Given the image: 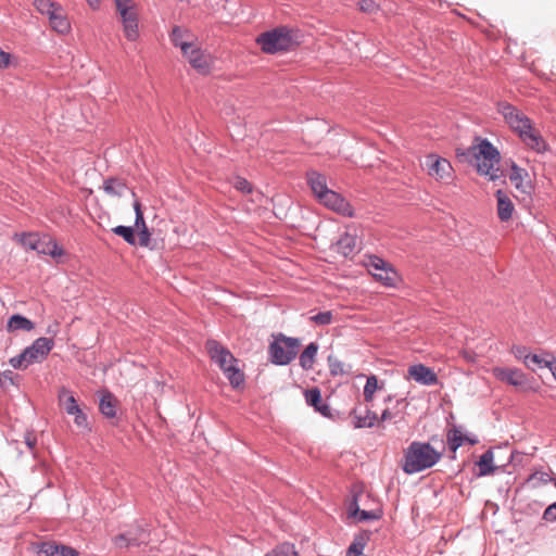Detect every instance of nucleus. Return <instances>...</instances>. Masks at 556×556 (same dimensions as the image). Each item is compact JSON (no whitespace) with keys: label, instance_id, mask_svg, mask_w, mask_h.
Returning a JSON list of instances; mask_svg holds the SVG:
<instances>
[{"label":"nucleus","instance_id":"nucleus-1","mask_svg":"<svg viewBox=\"0 0 556 556\" xmlns=\"http://www.w3.org/2000/svg\"><path fill=\"white\" fill-rule=\"evenodd\" d=\"M456 155L459 159L473 157L477 172L488 176L490 180L494 181L500 177V151L488 139H482L479 144L472 146L466 151L457 149Z\"/></svg>","mask_w":556,"mask_h":556},{"label":"nucleus","instance_id":"nucleus-2","mask_svg":"<svg viewBox=\"0 0 556 556\" xmlns=\"http://www.w3.org/2000/svg\"><path fill=\"white\" fill-rule=\"evenodd\" d=\"M442 457L430 443L413 441L404 451L402 469L407 475L421 472L433 467Z\"/></svg>","mask_w":556,"mask_h":556},{"label":"nucleus","instance_id":"nucleus-3","mask_svg":"<svg viewBox=\"0 0 556 556\" xmlns=\"http://www.w3.org/2000/svg\"><path fill=\"white\" fill-rule=\"evenodd\" d=\"M256 43L264 53L277 54L288 52L299 46L295 33L288 26H278L256 37Z\"/></svg>","mask_w":556,"mask_h":556},{"label":"nucleus","instance_id":"nucleus-4","mask_svg":"<svg viewBox=\"0 0 556 556\" xmlns=\"http://www.w3.org/2000/svg\"><path fill=\"white\" fill-rule=\"evenodd\" d=\"M300 344L298 338L286 337L283 333L274 336L268 348L270 362L278 366L290 364L295 358Z\"/></svg>","mask_w":556,"mask_h":556},{"label":"nucleus","instance_id":"nucleus-5","mask_svg":"<svg viewBox=\"0 0 556 556\" xmlns=\"http://www.w3.org/2000/svg\"><path fill=\"white\" fill-rule=\"evenodd\" d=\"M116 10L121 16L123 30L129 41L139 38L138 12L132 0H114Z\"/></svg>","mask_w":556,"mask_h":556},{"label":"nucleus","instance_id":"nucleus-6","mask_svg":"<svg viewBox=\"0 0 556 556\" xmlns=\"http://www.w3.org/2000/svg\"><path fill=\"white\" fill-rule=\"evenodd\" d=\"M497 112L503 116L508 126L520 136L532 126L531 119L515 105L502 101L497 103Z\"/></svg>","mask_w":556,"mask_h":556},{"label":"nucleus","instance_id":"nucleus-7","mask_svg":"<svg viewBox=\"0 0 556 556\" xmlns=\"http://www.w3.org/2000/svg\"><path fill=\"white\" fill-rule=\"evenodd\" d=\"M367 268L372 274L376 280L382 282L386 287H395L397 282V273L390 263L377 255L368 257Z\"/></svg>","mask_w":556,"mask_h":556},{"label":"nucleus","instance_id":"nucleus-8","mask_svg":"<svg viewBox=\"0 0 556 556\" xmlns=\"http://www.w3.org/2000/svg\"><path fill=\"white\" fill-rule=\"evenodd\" d=\"M53 346V339L40 337L36 339L29 346L25 348L23 352L27 357L28 364L31 365L45 361Z\"/></svg>","mask_w":556,"mask_h":556},{"label":"nucleus","instance_id":"nucleus-9","mask_svg":"<svg viewBox=\"0 0 556 556\" xmlns=\"http://www.w3.org/2000/svg\"><path fill=\"white\" fill-rule=\"evenodd\" d=\"M319 203L327 206L328 208L342 214L344 216L352 217L353 208L351 204L338 192L328 189L317 198Z\"/></svg>","mask_w":556,"mask_h":556},{"label":"nucleus","instance_id":"nucleus-10","mask_svg":"<svg viewBox=\"0 0 556 556\" xmlns=\"http://www.w3.org/2000/svg\"><path fill=\"white\" fill-rule=\"evenodd\" d=\"M205 348L211 359L218 365L222 371L224 368H227L229 364L238 362L230 351L216 340H207Z\"/></svg>","mask_w":556,"mask_h":556},{"label":"nucleus","instance_id":"nucleus-11","mask_svg":"<svg viewBox=\"0 0 556 556\" xmlns=\"http://www.w3.org/2000/svg\"><path fill=\"white\" fill-rule=\"evenodd\" d=\"M509 180L520 193L527 197H530L534 191L528 170L518 166L515 162L510 166Z\"/></svg>","mask_w":556,"mask_h":556},{"label":"nucleus","instance_id":"nucleus-12","mask_svg":"<svg viewBox=\"0 0 556 556\" xmlns=\"http://www.w3.org/2000/svg\"><path fill=\"white\" fill-rule=\"evenodd\" d=\"M425 165L427 166L428 174L438 180L450 178L452 175L453 168L451 163L437 154L427 155Z\"/></svg>","mask_w":556,"mask_h":556},{"label":"nucleus","instance_id":"nucleus-13","mask_svg":"<svg viewBox=\"0 0 556 556\" xmlns=\"http://www.w3.org/2000/svg\"><path fill=\"white\" fill-rule=\"evenodd\" d=\"M38 554L45 556H78L79 553L74 547L58 543L55 541H42L34 544Z\"/></svg>","mask_w":556,"mask_h":556},{"label":"nucleus","instance_id":"nucleus-14","mask_svg":"<svg viewBox=\"0 0 556 556\" xmlns=\"http://www.w3.org/2000/svg\"><path fill=\"white\" fill-rule=\"evenodd\" d=\"M408 375L417 383L422 386H434L438 383V375L430 367L424 364H415L408 367Z\"/></svg>","mask_w":556,"mask_h":556},{"label":"nucleus","instance_id":"nucleus-15","mask_svg":"<svg viewBox=\"0 0 556 556\" xmlns=\"http://www.w3.org/2000/svg\"><path fill=\"white\" fill-rule=\"evenodd\" d=\"M190 65L201 74H207L210 72V55L203 50L192 43V48L187 50V53H182Z\"/></svg>","mask_w":556,"mask_h":556},{"label":"nucleus","instance_id":"nucleus-16","mask_svg":"<svg viewBox=\"0 0 556 556\" xmlns=\"http://www.w3.org/2000/svg\"><path fill=\"white\" fill-rule=\"evenodd\" d=\"M494 375L500 380L514 387H525L528 382L526 374L517 368L496 367Z\"/></svg>","mask_w":556,"mask_h":556},{"label":"nucleus","instance_id":"nucleus-17","mask_svg":"<svg viewBox=\"0 0 556 556\" xmlns=\"http://www.w3.org/2000/svg\"><path fill=\"white\" fill-rule=\"evenodd\" d=\"M519 138L528 148L536 153H544L548 150V144L544 138L532 126L529 130L527 129L520 134Z\"/></svg>","mask_w":556,"mask_h":556},{"label":"nucleus","instance_id":"nucleus-18","mask_svg":"<svg viewBox=\"0 0 556 556\" xmlns=\"http://www.w3.org/2000/svg\"><path fill=\"white\" fill-rule=\"evenodd\" d=\"M351 417L353 418V425L356 429L372 428L378 421L376 413L367 407L364 410L357 407L353 408L351 410Z\"/></svg>","mask_w":556,"mask_h":556},{"label":"nucleus","instance_id":"nucleus-19","mask_svg":"<svg viewBox=\"0 0 556 556\" xmlns=\"http://www.w3.org/2000/svg\"><path fill=\"white\" fill-rule=\"evenodd\" d=\"M497 200V216L501 222H508L515 212V205L507 193L502 189L495 192Z\"/></svg>","mask_w":556,"mask_h":556},{"label":"nucleus","instance_id":"nucleus-20","mask_svg":"<svg viewBox=\"0 0 556 556\" xmlns=\"http://www.w3.org/2000/svg\"><path fill=\"white\" fill-rule=\"evenodd\" d=\"M169 37L172 43L179 47L182 53H187V50L192 48V42L189 40L192 39L193 35L187 28L174 26Z\"/></svg>","mask_w":556,"mask_h":556},{"label":"nucleus","instance_id":"nucleus-21","mask_svg":"<svg viewBox=\"0 0 556 556\" xmlns=\"http://www.w3.org/2000/svg\"><path fill=\"white\" fill-rule=\"evenodd\" d=\"M336 251L344 257H350L357 251V237L344 232L334 243Z\"/></svg>","mask_w":556,"mask_h":556},{"label":"nucleus","instance_id":"nucleus-22","mask_svg":"<svg viewBox=\"0 0 556 556\" xmlns=\"http://www.w3.org/2000/svg\"><path fill=\"white\" fill-rule=\"evenodd\" d=\"M305 400L309 406H313L315 410L320 413L324 417L331 416L330 406L323 401L321 392L318 388L307 390L305 392Z\"/></svg>","mask_w":556,"mask_h":556},{"label":"nucleus","instance_id":"nucleus-23","mask_svg":"<svg viewBox=\"0 0 556 556\" xmlns=\"http://www.w3.org/2000/svg\"><path fill=\"white\" fill-rule=\"evenodd\" d=\"M48 18L51 27L59 34H66L70 31L71 24L64 15V11L60 4L50 15H48Z\"/></svg>","mask_w":556,"mask_h":556},{"label":"nucleus","instance_id":"nucleus-24","mask_svg":"<svg viewBox=\"0 0 556 556\" xmlns=\"http://www.w3.org/2000/svg\"><path fill=\"white\" fill-rule=\"evenodd\" d=\"M14 238L26 249L36 251L40 254V250L45 247L47 242L45 239H41L37 233H15Z\"/></svg>","mask_w":556,"mask_h":556},{"label":"nucleus","instance_id":"nucleus-25","mask_svg":"<svg viewBox=\"0 0 556 556\" xmlns=\"http://www.w3.org/2000/svg\"><path fill=\"white\" fill-rule=\"evenodd\" d=\"M306 179L316 198L320 197L324 191L329 189L326 176L316 170H308L306 173Z\"/></svg>","mask_w":556,"mask_h":556},{"label":"nucleus","instance_id":"nucleus-26","mask_svg":"<svg viewBox=\"0 0 556 556\" xmlns=\"http://www.w3.org/2000/svg\"><path fill=\"white\" fill-rule=\"evenodd\" d=\"M494 462V454L493 451L490 448L485 451L477 462V466L479 468V471L477 473L478 477H485L489 475H492L497 469V466L493 465Z\"/></svg>","mask_w":556,"mask_h":556},{"label":"nucleus","instance_id":"nucleus-27","mask_svg":"<svg viewBox=\"0 0 556 556\" xmlns=\"http://www.w3.org/2000/svg\"><path fill=\"white\" fill-rule=\"evenodd\" d=\"M369 539V531H362L355 534L353 542L346 551V556H361Z\"/></svg>","mask_w":556,"mask_h":556},{"label":"nucleus","instance_id":"nucleus-28","mask_svg":"<svg viewBox=\"0 0 556 556\" xmlns=\"http://www.w3.org/2000/svg\"><path fill=\"white\" fill-rule=\"evenodd\" d=\"M100 413L105 418H114L116 416V400L111 392H105L99 402Z\"/></svg>","mask_w":556,"mask_h":556},{"label":"nucleus","instance_id":"nucleus-29","mask_svg":"<svg viewBox=\"0 0 556 556\" xmlns=\"http://www.w3.org/2000/svg\"><path fill=\"white\" fill-rule=\"evenodd\" d=\"M318 349L319 345L316 342H311L300 354V366L304 370L313 368Z\"/></svg>","mask_w":556,"mask_h":556},{"label":"nucleus","instance_id":"nucleus-30","mask_svg":"<svg viewBox=\"0 0 556 556\" xmlns=\"http://www.w3.org/2000/svg\"><path fill=\"white\" fill-rule=\"evenodd\" d=\"M35 327L34 323L28 319L27 317L14 314L12 315L8 320V330L9 331H16V330H25L30 331Z\"/></svg>","mask_w":556,"mask_h":556},{"label":"nucleus","instance_id":"nucleus-31","mask_svg":"<svg viewBox=\"0 0 556 556\" xmlns=\"http://www.w3.org/2000/svg\"><path fill=\"white\" fill-rule=\"evenodd\" d=\"M59 401L63 405L66 414H75L78 412V403L72 391L62 388L59 392Z\"/></svg>","mask_w":556,"mask_h":556},{"label":"nucleus","instance_id":"nucleus-32","mask_svg":"<svg viewBox=\"0 0 556 556\" xmlns=\"http://www.w3.org/2000/svg\"><path fill=\"white\" fill-rule=\"evenodd\" d=\"M103 190L109 195L122 197L127 190V186L121 179L108 178L103 182Z\"/></svg>","mask_w":556,"mask_h":556},{"label":"nucleus","instance_id":"nucleus-33","mask_svg":"<svg viewBox=\"0 0 556 556\" xmlns=\"http://www.w3.org/2000/svg\"><path fill=\"white\" fill-rule=\"evenodd\" d=\"M223 374L229 380L232 388H239L244 382V374L237 367V363L229 364Z\"/></svg>","mask_w":556,"mask_h":556},{"label":"nucleus","instance_id":"nucleus-34","mask_svg":"<svg viewBox=\"0 0 556 556\" xmlns=\"http://www.w3.org/2000/svg\"><path fill=\"white\" fill-rule=\"evenodd\" d=\"M446 441L450 451L456 452L465 443V435L459 428L453 427L447 431Z\"/></svg>","mask_w":556,"mask_h":556},{"label":"nucleus","instance_id":"nucleus-35","mask_svg":"<svg viewBox=\"0 0 556 556\" xmlns=\"http://www.w3.org/2000/svg\"><path fill=\"white\" fill-rule=\"evenodd\" d=\"M113 233L122 237L129 245L136 244L135 228L132 226L118 225L112 228Z\"/></svg>","mask_w":556,"mask_h":556},{"label":"nucleus","instance_id":"nucleus-36","mask_svg":"<svg viewBox=\"0 0 556 556\" xmlns=\"http://www.w3.org/2000/svg\"><path fill=\"white\" fill-rule=\"evenodd\" d=\"M142 542L140 538H137L132 535V533L126 532L122 533L114 539V543L117 547H129V546H137Z\"/></svg>","mask_w":556,"mask_h":556},{"label":"nucleus","instance_id":"nucleus-37","mask_svg":"<svg viewBox=\"0 0 556 556\" xmlns=\"http://www.w3.org/2000/svg\"><path fill=\"white\" fill-rule=\"evenodd\" d=\"M64 249L51 238H48L45 247L40 250V254L50 255L54 258L64 255Z\"/></svg>","mask_w":556,"mask_h":556},{"label":"nucleus","instance_id":"nucleus-38","mask_svg":"<svg viewBox=\"0 0 556 556\" xmlns=\"http://www.w3.org/2000/svg\"><path fill=\"white\" fill-rule=\"evenodd\" d=\"M382 516H383L382 508L377 507L371 510L359 509L356 518H354V519L357 520L358 522H364V521H369V520H379L382 518Z\"/></svg>","mask_w":556,"mask_h":556},{"label":"nucleus","instance_id":"nucleus-39","mask_svg":"<svg viewBox=\"0 0 556 556\" xmlns=\"http://www.w3.org/2000/svg\"><path fill=\"white\" fill-rule=\"evenodd\" d=\"M131 195L135 198V201L132 203L134 211H135V224L132 227L134 228L136 227L138 230H140L141 228L147 227L144 217H143V212H142L141 203L136 198V192L131 191Z\"/></svg>","mask_w":556,"mask_h":556},{"label":"nucleus","instance_id":"nucleus-40","mask_svg":"<svg viewBox=\"0 0 556 556\" xmlns=\"http://www.w3.org/2000/svg\"><path fill=\"white\" fill-rule=\"evenodd\" d=\"M378 389V379L376 376H369L366 380L364 387V399L366 402H371L374 399V393Z\"/></svg>","mask_w":556,"mask_h":556},{"label":"nucleus","instance_id":"nucleus-41","mask_svg":"<svg viewBox=\"0 0 556 556\" xmlns=\"http://www.w3.org/2000/svg\"><path fill=\"white\" fill-rule=\"evenodd\" d=\"M270 552L273 556H296L298 554L294 544L289 542L276 546Z\"/></svg>","mask_w":556,"mask_h":556},{"label":"nucleus","instance_id":"nucleus-42","mask_svg":"<svg viewBox=\"0 0 556 556\" xmlns=\"http://www.w3.org/2000/svg\"><path fill=\"white\" fill-rule=\"evenodd\" d=\"M34 5L38 12L48 16L58 8L59 4L51 0H35Z\"/></svg>","mask_w":556,"mask_h":556},{"label":"nucleus","instance_id":"nucleus-43","mask_svg":"<svg viewBox=\"0 0 556 556\" xmlns=\"http://www.w3.org/2000/svg\"><path fill=\"white\" fill-rule=\"evenodd\" d=\"M332 313L330 311L320 312L311 317V320L319 326H327L332 323Z\"/></svg>","mask_w":556,"mask_h":556},{"label":"nucleus","instance_id":"nucleus-44","mask_svg":"<svg viewBox=\"0 0 556 556\" xmlns=\"http://www.w3.org/2000/svg\"><path fill=\"white\" fill-rule=\"evenodd\" d=\"M328 363L331 375L338 376L343 375L345 372L343 369V363L339 361L337 357L330 355L328 357Z\"/></svg>","mask_w":556,"mask_h":556},{"label":"nucleus","instance_id":"nucleus-45","mask_svg":"<svg viewBox=\"0 0 556 556\" xmlns=\"http://www.w3.org/2000/svg\"><path fill=\"white\" fill-rule=\"evenodd\" d=\"M71 415L75 417L74 422L78 428L90 430L88 417L80 407H78V412Z\"/></svg>","mask_w":556,"mask_h":556},{"label":"nucleus","instance_id":"nucleus-46","mask_svg":"<svg viewBox=\"0 0 556 556\" xmlns=\"http://www.w3.org/2000/svg\"><path fill=\"white\" fill-rule=\"evenodd\" d=\"M9 363L14 369H26L30 365L28 364L27 357L24 355V352L14 357H11Z\"/></svg>","mask_w":556,"mask_h":556},{"label":"nucleus","instance_id":"nucleus-47","mask_svg":"<svg viewBox=\"0 0 556 556\" xmlns=\"http://www.w3.org/2000/svg\"><path fill=\"white\" fill-rule=\"evenodd\" d=\"M511 353L517 359H522L525 365H527V361L529 359L531 354L528 348L525 345H513Z\"/></svg>","mask_w":556,"mask_h":556},{"label":"nucleus","instance_id":"nucleus-48","mask_svg":"<svg viewBox=\"0 0 556 556\" xmlns=\"http://www.w3.org/2000/svg\"><path fill=\"white\" fill-rule=\"evenodd\" d=\"M546 362H549V357L548 358H544L538 354H530V357L529 359L527 361V367L534 370V365H536L538 367L540 368H545V363Z\"/></svg>","mask_w":556,"mask_h":556},{"label":"nucleus","instance_id":"nucleus-49","mask_svg":"<svg viewBox=\"0 0 556 556\" xmlns=\"http://www.w3.org/2000/svg\"><path fill=\"white\" fill-rule=\"evenodd\" d=\"M359 505H358V494L357 493H354L352 495V498L351 501L349 502L348 504V517L349 518H356L357 516V513L359 510Z\"/></svg>","mask_w":556,"mask_h":556},{"label":"nucleus","instance_id":"nucleus-50","mask_svg":"<svg viewBox=\"0 0 556 556\" xmlns=\"http://www.w3.org/2000/svg\"><path fill=\"white\" fill-rule=\"evenodd\" d=\"M233 187L242 193H250L252 191L251 184L245 178L239 176L235 178Z\"/></svg>","mask_w":556,"mask_h":556},{"label":"nucleus","instance_id":"nucleus-51","mask_svg":"<svg viewBox=\"0 0 556 556\" xmlns=\"http://www.w3.org/2000/svg\"><path fill=\"white\" fill-rule=\"evenodd\" d=\"M358 8L362 12L374 13L378 10V4L374 0H359Z\"/></svg>","mask_w":556,"mask_h":556},{"label":"nucleus","instance_id":"nucleus-52","mask_svg":"<svg viewBox=\"0 0 556 556\" xmlns=\"http://www.w3.org/2000/svg\"><path fill=\"white\" fill-rule=\"evenodd\" d=\"M542 519L546 522H555L556 521V502L548 505L543 511Z\"/></svg>","mask_w":556,"mask_h":556},{"label":"nucleus","instance_id":"nucleus-53","mask_svg":"<svg viewBox=\"0 0 556 556\" xmlns=\"http://www.w3.org/2000/svg\"><path fill=\"white\" fill-rule=\"evenodd\" d=\"M139 244L141 247H148L151 240V232L148 227L141 228L138 232Z\"/></svg>","mask_w":556,"mask_h":556},{"label":"nucleus","instance_id":"nucleus-54","mask_svg":"<svg viewBox=\"0 0 556 556\" xmlns=\"http://www.w3.org/2000/svg\"><path fill=\"white\" fill-rule=\"evenodd\" d=\"M24 441L30 452H33L37 444V438L34 432H26L24 435Z\"/></svg>","mask_w":556,"mask_h":556},{"label":"nucleus","instance_id":"nucleus-55","mask_svg":"<svg viewBox=\"0 0 556 556\" xmlns=\"http://www.w3.org/2000/svg\"><path fill=\"white\" fill-rule=\"evenodd\" d=\"M13 376L14 375L12 370L0 371V387H4L7 381H9L11 384H15Z\"/></svg>","mask_w":556,"mask_h":556},{"label":"nucleus","instance_id":"nucleus-56","mask_svg":"<svg viewBox=\"0 0 556 556\" xmlns=\"http://www.w3.org/2000/svg\"><path fill=\"white\" fill-rule=\"evenodd\" d=\"M532 479H538L542 483H548L552 480L551 476L547 472H544V471H536V472H534L530 477V480H532Z\"/></svg>","mask_w":556,"mask_h":556},{"label":"nucleus","instance_id":"nucleus-57","mask_svg":"<svg viewBox=\"0 0 556 556\" xmlns=\"http://www.w3.org/2000/svg\"><path fill=\"white\" fill-rule=\"evenodd\" d=\"M549 356V362L545 363L546 368H548L556 380V357L554 355L547 354Z\"/></svg>","mask_w":556,"mask_h":556},{"label":"nucleus","instance_id":"nucleus-58","mask_svg":"<svg viewBox=\"0 0 556 556\" xmlns=\"http://www.w3.org/2000/svg\"><path fill=\"white\" fill-rule=\"evenodd\" d=\"M10 53L4 52L0 49V68H4L10 64Z\"/></svg>","mask_w":556,"mask_h":556},{"label":"nucleus","instance_id":"nucleus-59","mask_svg":"<svg viewBox=\"0 0 556 556\" xmlns=\"http://www.w3.org/2000/svg\"><path fill=\"white\" fill-rule=\"evenodd\" d=\"M396 413H393L391 409L387 408L382 412L380 419L382 421L391 420L395 418Z\"/></svg>","mask_w":556,"mask_h":556},{"label":"nucleus","instance_id":"nucleus-60","mask_svg":"<svg viewBox=\"0 0 556 556\" xmlns=\"http://www.w3.org/2000/svg\"><path fill=\"white\" fill-rule=\"evenodd\" d=\"M465 442L469 443L470 445H475L479 442V440L476 435H472V437L465 435Z\"/></svg>","mask_w":556,"mask_h":556},{"label":"nucleus","instance_id":"nucleus-61","mask_svg":"<svg viewBox=\"0 0 556 556\" xmlns=\"http://www.w3.org/2000/svg\"><path fill=\"white\" fill-rule=\"evenodd\" d=\"M87 2L92 9H98L100 5V0H87Z\"/></svg>","mask_w":556,"mask_h":556},{"label":"nucleus","instance_id":"nucleus-62","mask_svg":"<svg viewBox=\"0 0 556 556\" xmlns=\"http://www.w3.org/2000/svg\"><path fill=\"white\" fill-rule=\"evenodd\" d=\"M405 401H406L405 399L397 400V401H396V404H397V405H400V404H402V403H405Z\"/></svg>","mask_w":556,"mask_h":556},{"label":"nucleus","instance_id":"nucleus-63","mask_svg":"<svg viewBox=\"0 0 556 556\" xmlns=\"http://www.w3.org/2000/svg\"><path fill=\"white\" fill-rule=\"evenodd\" d=\"M514 457H515V453H511L510 457H509V462H513Z\"/></svg>","mask_w":556,"mask_h":556},{"label":"nucleus","instance_id":"nucleus-64","mask_svg":"<svg viewBox=\"0 0 556 556\" xmlns=\"http://www.w3.org/2000/svg\"><path fill=\"white\" fill-rule=\"evenodd\" d=\"M264 556H273V555H271V552H268V553H267L266 555H264Z\"/></svg>","mask_w":556,"mask_h":556}]
</instances>
